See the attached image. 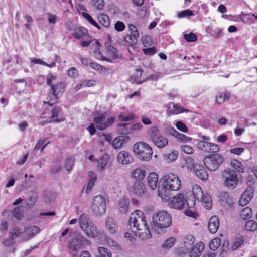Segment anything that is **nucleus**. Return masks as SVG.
<instances>
[{
	"label": "nucleus",
	"instance_id": "27",
	"mask_svg": "<svg viewBox=\"0 0 257 257\" xmlns=\"http://www.w3.org/2000/svg\"><path fill=\"white\" fill-rule=\"evenodd\" d=\"M38 192L34 190L29 193V198L26 201V206L28 208L32 207L36 202L38 198Z\"/></svg>",
	"mask_w": 257,
	"mask_h": 257
},
{
	"label": "nucleus",
	"instance_id": "62",
	"mask_svg": "<svg viewBox=\"0 0 257 257\" xmlns=\"http://www.w3.org/2000/svg\"><path fill=\"white\" fill-rule=\"evenodd\" d=\"M47 16L49 23L55 24L57 19V16L51 13H48Z\"/></svg>",
	"mask_w": 257,
	"mask_h": 257
},
{
	"label": "nucleus",
	"instance_id": "50",
	"mask_svg": "<svg viewBox=\"0 0 257 257\" xmlns=\"http://www.w3.org/2000/svg\"><path fill=\"white\" fill-rule=\"evenodd\" d=\"M176 137L178 138V140L179 141L183 142H186L192 140L191 138L188 137L184 134L180 133L179 132L177 134Z\"/></svg>",
	"mask_w": 257,
	"mask_h": 257
},
{
	"label": "nucleus",
	"instance_id": "25",
	"mask_svg": "<svg viewBox=\"0 0 257 257\" xmlns=\"http://www.w3.org/2000/svg\"><path fill=\"white\" fill-rule=\"evenodd\" d=\"M158 182V175L154 172L151 173L147 177V183L149 187L152 190L156 188Z\"/></svg>",
	"mask_w": 257,
	"mask_h": 257
},
{
	"label": "nucleus",
	"instance_id": "39",
	"mask_svg": "<svg viewBox=\"0 0 257 257\" xmlns=\"http://www.w3.org/2000/svg\"><path fill=\"white\" fill-rule=\"evenodd\" d=\"M245 228L248 231H254L257 229V223L254 220H249L246 222Z\"/></svg>",
	"mask_w": 257,
	"mask_h": 257
},
{
	"label": "nucleus",
	"instance_id": "40",
	"mask_svg": "<svg viewBox=\"0 0 257 257\" xmlns=\"http://www.w3.org/2000/svg\"><path fill=\"white\" fill-rule=\"evenodd\" d=\"M40 231V228L37 226H30L26 228V232L33 237Z\"/></svg>",
	"mask_w": 257,
	"mask_h": 257
},
{
	"label": "nucleus",
	"instance_id": "54",
	"mask_svg": "<svg viewBox=\"0 0 257 257\" xmlns=\"http://www.w3.org/2000/svg\"><path fill=\"white\" fill-rule=\"evenodd\" d=\"M115 29L118 32L122 31L125 28L124 24L121 21H117L114 25Z\"/></svg>",
	"mask_w": 257,
	"mask_h": 257
},
{
	"label": "nucleus",
	"instance_id": "42",
	"mask_svg": "<svg viewBox=\"0 0 257 257\" xmlns=\"http://www.w3.org/2000/svg\"><path fill=\"white\" fill-rule=\"evenodd\" d=\"M221 240L219 238H215L213 239L209 243V248L212 250H216L220 245Z\"/></svg>",
	"mask_w": 257,
	"mask_h": 257
},
{
	"label": "nucleus",
	"instance_id": "48",
	"mask_svg": "<svg viewBox=\"0 0 257 257\" xmlns=\"http://www.w3.org/2000/svg\"><path fill=\"white\" fill-rule=\"evenodd\" d=\"M13 215L18 219L20 220L22 216L21 207L19 206L16 207L12 211Z\"/></svg>",
	"mask_w": 257,
	"mask_h": 257
},
{
	"label": "nucleus",
	"instance_id": "33",
	"mask_svg": "<svg viewBox=\"0 0 257 257\" xmlns=\"http://www.w3.org/2000/svg\"><path fill=\"white\" fill-rule=\"evenodd\" d=\"M105 46L107 51L113 58H116L118 57V52L117 50L112 46H111L109 43L105 42Z\"/></svg>",
	"mask_w": 257,
	"mask_h": 257
},
{
	"label": "nucleus",
	"instance_id": "2",
	"mask_svg": "<svg viewBox=\"0 0 257 257\" xmlns=\"http://www.w3.org/2000/svg\"><path fill=\"white\" fill-rule=\"evenodd\" d=\"M161 186L158 188V195L164 201L170 200V191H177L181 186L178 176L173 173H167L161 178Z\"/></svg>",
	"mask_w": 257,
	"mask_h": 257
},
{
	"label": "nucleus",
	"instance_id": "56",
	"mask_svg": "<svg viewBox=\"0 0 257 257\" xmlns=\"http://www.w3.org/2000/svg\"><path fill=\"white\" fill-rule=\"evenodd\" d=\"M96 84V82L94 80H85L82 82V85L83 87L94 86Z\"/></svg>",
	"mask_w": 257,
	"mask_h": 257
},
{
	"label": "nucleus",
	"instance_id": "23",
	"mask_svg": "<svg viewBox=\"0 0 257 257\" xmlns=\"http://www.w3.org/2000/svg\"><path fill=\"white\" fill-rule=\"evenodd\" d=\"M129 207V201L125 198H122L118 202L117 208L121 214H125L128 212Z\"/></svg>",
	"mask_w": 257,
	"mask_h": 257
},
{
	"label": "nucleus",
	"instance_id": "24",
	"mask_svg": "<svg viewBox=\"0 0 257 257\" xmlns=\"http://www.w3.org/2000/svg\"><path fill=\"white\" fill-rule=\"evenodd\" d=\"M61 110V108L60 107H55L51 111L52 115L49 118V122H59L60 121H63L65 120L64 117H60V118L58 117V116L60 113Z\"/></svg>",
	"mask_w": 257,
	"mask_h": 257
},
{
	"label": "nucleus",
	"instance_id": "15",
	"mask_svg": "<svg viewBox=\"0 0 257 257\" xmlns=\"http://www.w3.org/2000/svg\"><path fill=\"white\" fill-rule=\"evenodd\" d=\"M195 241V237L190 234L187 235L183 239V242L180 249L183 254L188 253L192 247L194 245Z\"/></svg>",
	"mask_w": 257,
	"mask_h": 257
},
{
	"label": "nucleus",
	"instance_id": "19",
	"mask_svg": "<svg viewBox=\"0 0 257 257\" xmlns=\"http://www.w3.org/2000/svg\"><path fill=\"white\" fill-rule=\"evenodd\" d=\"M220 225L219 218L217 216L211 217L208 224V228L211 233L214 234L217 232Z\"/></svg>",
	"mask_w": 257,
	"mask_h": 257
},
{
	"label": "nucleus",
	"instance_id": "52",
	"mask_svg": "<svg viewBox=\"0 0 257 257\" xmlns=\"http://www.w3.org/2000/svg\"><path fill=\"white\" fill-rule=\"evenodd\" d=\"M96 180V177L95 176L91 177L89 180L86 192L88 193L91 191L92 187L93 186L95 181Z\"/></svg>",
	"mask_w": 257,
	"mask_h": 257
},
{
	"label": "nucleus",
	"instance_id": "1",
	"mask_svg": "<svg viewBox=\"0 0 257 257\" xmlns=\"http://www.w3.org/2000/svg\"><path fill=\"white\" fill-rule=\"evenodd\" d=\"M128 227L136 235L142 239L151 237L144 214L140 210H136L131 214Z\"/></svg>",
	"mask_w": 257,
	"mask_h": 257
},
{
	"label": "nucleus",
	"instance_id": "21",
	"mask_svg": "<svg viewBox=\"0 0 257 257\" xmlns=\"http://www.w3.org/2000/svg\"><path fill=\"white\" fill-rule=\"evenodd\" d=\"M146 175V172L145 169L142 168H137L131 173L132 178L135 179L136 181L143 180Z\"/></svg>",
	"mask_w": 257,
	"mask_h": 257
},
{
	"label": "nucleus",
	"instance_id": "32",
	"mask_svg": "<svg viewBox=\"0 0 257 257\" xmlns=\"http://www.w3.org/2000/svg\"><path fill=\"white\" fill-rule=\"evenodd\" d=\"M98 20L100 23L104 27L108 28L110 26V22L109 18L105 14H101L98 17Z\"/></svg>",
	"mask_w": 257,
	"mask_h": 257
},
{
	"label": "nucleus",
	"instance_id": "4",
	"mask_svg": "<svg viewBox=\"0 0 257 257\" xmlns=\"http://www.w3.org/2000/svg\"><path fill=\"white\" fill-rule=\"evenodd\" d=\"M171 224V215L166 211H159L153 215L151 227L158 234L165 233L166 229L170 227Z\"/></svg>",
	"mask_w": 257,
	"mask_h": 257
},
{
	"label": "nucleus",
	"instance_id": "63",
	"mask_svg": "<svg viewBox=\"0 0 257 257\" xmlns=\"http://www.w3.org/2000/svg\"><path fill=\"white\" fill-rule=\"evenodd\" d=\"M143 51L145 55H152L156 53V49L154 47L145 48L143 49Z\"/></svg>",
	"mask_w": 257,
	"mask_h": 257
},
{
	"label": "nucleus",
	"instance_id": "11",
	"mask_svg": "<svg viewBox=\"0 0 257 257\" xmlns=\"http://www.w3.org/2000/svg\"><path fill=\"white\" fill-rule=\"evenodd\" d=\"M50 87L51 89L48 94L49 101L47 103L49 105L52 106L64 92L65 86L63 83L59 82Z\"/></svg>",
	"mask_w": 257,
	"mask_h": 257
},
{
	"label": "nucleus",
	"instance_id": "43",
	"mask_svg": "<svg viewBox=\"0 0 257 257\" xmlns=\"http://www.w3.org/2000/svg\"><path fill=\"white\" fill-rule=\"evenodd\" d=\"M176 239L174 237H170L168 238L162 245L163 248L169 249L172 247L175 243Z\"/></svg>",
	"mask_w": 257,
	"mask_h": 257
},
{
	"label": "nucleus",
	"instance_id": "45",
	"mask_svg": "<svg viewBox=\"0 0 257 257\" xmlns=\"http://www.w3.org/2000/svg\"><path fill=\"white\" fill-rule=\"evenodd\" d=\"M31 62L33 63L34 64H39L45 65V66H46L50 68L54 67H55V66H56L55 62H52L51 64H48L40 59H36V58L32 59L31 60Z\"/></svg>",
	"mask_w": 257,
	"mask_h": 257
},
{
	"label": "nucleus",
	"instance_id": "12",
	"mask_svg": "<svg viewBox=\"0 0 257 257\" xmlns=\"http://www.w3.org/2000/svg\"><path fill=\"white\" fill-rule=\"evenodd\" d=\"M114 121L115 118L113 117H110L106 120L105 114L103 113L93 118V122L96 127L100 130H104L109 126L112 125Z\"/></svg>",
	"mask_w": 257,
	"mask_h": 257
},
{
	"label": "nucleus",
	"instance_id": "36",
	"mask_svg": "<svg viewBox=\"0 0 257 257\" xmlns=\"http://www.w3.org/2000/svg\"><path fill=\"white\" fill-rule=\"evenodd\" d=\"M97 251L99 255L96 257H111V252L108 249L103 247H98Z\"/></svg>",
	"mask_w": 257,
	"mask_h": 257
},
{
	"label": "nucleus",
	"instance_id": "16",
	"mask_svg": "<svg viewBox=\"0 0 257 257\" xmlns=\"http://www.w3.org/2000/svg\"><path fill=\"white\" fill-rule=\"evenodd\" d=\"M254 192V188L250 185L248 186L244 193L241 196L239 200V205L243 206L251 200Z\"/></svg>",
	"mask_w": 257,
	"mask_h": 257
},
{
	"label": "nucleus",
	"instance_id": "10",
	"mask_svg": "<svg viewBox=\"0 0 257 257\" xmlns=\"http://www.w3.org/2000/svg\"><path fill=\"white\" fill-rule=\"evenodd\" d=\"M224 180L223 184L228 188H235L238 183L237 174L236 171L231 169L225 170L222 173Z\"/></svg>",
	"mask_w": 257,
	"mask_h": 257
},
{
	"label": "nucleus",
	"instance_id": "8",
	"mask_svg": "<svg viewBox=\"0 0 257 257\" xmlns=\"http://www.w3.org/2000/svg\"><path fill=\"white\" fill-rule=\"evenodd\" d=\"M91 209L96 216L104 214L106 209L105 198L102 195L95 196L91 203Z\"/></svg>",
	"mask_w": 257,
	"mask_h": 257
},
{
	"label": "nucleus",
	"instance_id": "5",
	"mask_svg": "<svg viewBox=\"0 0 257 257\" xmlns=\"http://www.w3.org/2000/svg\"><path fill=\"white\" fill-rule=\"evenodd\" d=\"M79 225L81 230L87 236L92 238L98 236L99 230L88 214L83 213L80 215L79 218Z\"/></svg>",
	"mask_w": 257,
	"mask_h": 257
},
{
	"label": "nucleus",
	"instance_id": "6",
	"mask_svg": "<svg viewBox=\"0 0 257 257\" xmlns=\"http://www.w3.org/2000/svg\"><path fill=\"white\" fill-rule=\"evenodd\" d=\"M69 236L71 239L68 242V247L70 253L77 252L82 248L85 239L80 233L76 231H71Z\"/></svg>",
	"mask_w": 257,
	"mask_h": 257
},
{
	"label": "nucleus",
	"instance_id": "64",
	"mask_svg": "<svg viewBox=\"0 0 257 257\" xmlns=\"http://www.w3.org/2000/svg\"><path fill=\"white\" fill-rule=\"evenodd\" d=\"M94 5L98 10H102L104 7L103 0H93Z\"/></svg>",
	"mask_w": 257,
	"mask_h": 257
},
{
	"label": "nucleus",
	"instance_id": "46",
	"mask_svg": "<svg viewBox=\"0 0 257 257\" xmlns=\"http://www.w3.org/2000/svg\"><path fill=\"white\" fill-rule=\"evenodd\" d=\"M184 38L187 42H195L197 40V36L193 33H190L189 34H185L183 35Z\"/></svg>",
	"mask_w": 257,
	"mask_h": 257
},
{
	"label": "nucleus",
	"instance_id": "37",
	"mask_svg": "<svg viewBox=\"0 0 257 257\" xmlns=\"http://www.w3.org/2000/svg\"><path fill=\"white\" fill-rule=\"evenodd\" d=\"M136 71L138 72H140L139 75L135 76V75H132L130 77V81L132 83H137V84H141L143 81H141L140 80V78L141 77L142 73L143 72V70L141 68H137L136 69Z\"/></svg>",
	"mask_w": 257,
	"mask_h": 257
},
{
	"label": "nucleus",
	"instance_id": "34",
	"mask_svg": "<svg viewBox=\"0 0 257 257\" xmlns=\"http://www.w3.org/2000/svg\"><path fill=\"white\" fill-rule=\"evenodd\" d=\"M220 200L222 203L230 205L232 204V200L229 196L228 193L224 192L221 194Z\"/></svg>",
	"mask_w": 257,
	"mask_h": 257
},
{
	"label": "nucleus",
	"instance_id": "47",
	"mask_svg": "<svg viewBox=\"0 0 257 257\" xmlns=\"http://www.w3.org/2000/svg\"><path fill=\"white\" fill-rule=\"evenodd\" d=\"M20 230L18 227H14L12 229V232L10 233V239L12 240L16 239L20 236Z\"/></svg>",
	"mask_w": 257,
	"mask_h": 257
},
{
	"label": "nucleus",
	"instance_id": "3",
	"mask_svg": "<svg viewBox=\"0 0 257 257\" xmlns=\"http://www.w3.org/2000/svg\"><path fill=\"white\" fill-rule=\"evenodd\" d=\"M196 199L202 202L206 209H210L211 207V196L208 193L204 194L202 188L198 185L193 186L192 192L185 198V203L188 208H192L196 204Z\"/></svg>",
	"mask_w": 257,
	"mask_h": 257
},
{
	"label": "nucleus",
	"instance_id": "29",
	"mask_svg": "<svg viewBox=\"0 0 257 257\" xmlns=\"http://www.w3.org/2000/svg\"><path fill=\"white\" fill-rule=\"evenodd\" d=\"M128 139V136H119L115 138L112 141V146L115 149H118L121 147L124 141Z\"/></svg>",
	"mask_w": 257,
	"mask_h": 257
},
{
	"label": "nucleus",
	"instance_id": "49",
	"mask_svg": "<svg viewBox=\"0 0 257 257\" xmlns=\"http://www.w3.org/2000/svg\"><path fill=\"white\" fill-rule=\"evenodd\" d=\"M74 159L72 158H68L66 160L65 167L68 171H70L73 166Z\"/></svg>",
	"mask_w": 257,
	"mask_h": 257
},
{
	"label": "nucleus",
	"instance_id": "7",
	"mask_svg": "<svg viewBox=\"0 0 257 257\" xmlns=\"http://www.w3.org/2000/svg\"><path fill=\"white\" fill-rule=\"evenodd\" d=\"M133 151L138 158L142 161H149L152 158L153 151L152 148L146 143L138 142L134 145Z\"/></svg>",
	"mask_w": 257,
	"mask_h": 257
},
{
	"label": "nucleus",
	"instance_id": "59",
	"mask_svg": "<svg viewBox=\"0 0 257 257\" xmlns=\"http://www.w3.org/2000/svg\"><path fill=\"white\" fill-rule=\"evenodd\" d=\"M209 145L210 146L209 153H216L219 151L220 147L219 145L211 143H210Z\"/></svg>",
	"mask_w": 257,
	"mask_h": 257
},
{
	"label": "nucleus",
	"instance_id": "17",
	"mask_svg": "<svg viewBox=\"0 0 257 257\" xmlns=\"http://www.w3.org/2000/svg\"><path fill=\"white\" fill-rule=\"evenodd\" d=\"M131 191L138 196H142L146 193V186L141 182L136 181L130 188Z\"/></svg>",
	"mask_w": 257,
	"mask_h": 257
},
{
	"label": "nucleus",
	"instance_id": "35",
	"mask_svg": "<svg viewBox=\"0 0 257 257\" xmlns=\"http://www.w3.org/2000/svg\"><path fill=\"white\" fill-rule=\"evenodd\" d=\"M230 97V94L227 92L223 93H220L219 95L217 96L216 98V102L217 103L221 104L224 103L225 101H227Z\"/></svg>",
	"mask_w": 257,
	"mask_h": 257
},
{
	"label": "nucleus",
	"instance_id": "30",
	"mask_svg": "<svg viewBox=\"0 0 257 257\" xmlns=\"http://www.w3.org/2000/svg\"><path fill=\"white\" fill-rule=\"evenodd\" d=\"M148 134L152 141L160 135L158 127L156 126H151L148 131Z\"/></svg>",
	"mask_w": 257,
	"mask_h": 257
},
{
	"label": "nucleus",
	"instance_id": "13",
	"mask_svg": "<svg viewBox=\"0 0 257 257\" xmlns=\"http://www.w3.org/2000/svg\"><path fill=\"white\" fill-rule=\"evenodd\" d=\"M193 160L191 158H188L186 160V162L190 163L192 165V167L190 168V170L193 169L195 172L196 176L200 179L202 180H207L208 175L206 170L202 166L193 164Z\"/></svg>",
	"mask_w": 257,
	"mask_h": 257
},
{
	"label": "nucleus",
	"instance_id": "41",
	"mask_svg": "<svg viewBox=\"0 0 257 257\" xmlns=\"http://www.w3.org/2000/svg\"><path fill=\"white\" fill-rule=\"evenodd\" d=\"M120 128L117 132L120 134H127L130 132L131 127L126 123H119L118 124Z\"/></svg>",
	"mask_w": 257,
	"mask_h": 257
},
{
	"label": "nucleus",
	"instance_id": "44",
	"mask_svg": "<svg viewBox=\"0 0 257 257\" xmlns=\"http://www.w3.org/2000/svg\"><path fill=\"white\" fill-rule=\"evenodd\" d=\"M209 144V142H206L205 141H200L198 143L197 146L199 149L202 151L209 153V151H210Z\"/></svg>",
	"mask_w": 257,
	"mask_h": 257
},
{
	"label": "nucleus",
	"instance_id": "18",
	"mask_svg": "<svg viewBox=\"0 0 257 257\" xmlns=\"http://www.w3.org/2000/svg\"><path fill=\"white\" fill-rule=\"evenodd\" d=\"M105 224V227L110 234H114L117 231V225L116 221L113 217H107Z\"/></svg>",
	"mask_w": 257,
	"mask_h": 257
},
{
	"label": "nucleus",
	"instance_id": "38",
	"mask_svg": "<svg viewBox=\"0 0 257 257\" xmlns=\"http://www.w3.org/2000/svg\"><path fill=\"white\" fill-rule=\"evenodd\" d=\"M231 165L238 172H244V166L242 165L241 163L238 160L236 159L232 160L231 162Z\"/></svg>",
	"mask_w": 257,
	"mask_h": 257
},
{
	"label": "nucleus",
	"instance_id": "14",
	"mask_svg": "<svg viewBox=\"0 0 257 257\" xmlns=\"http://www.w3.org/2000/svg\"><path fill=\"white\" fill-rule=\"evenodd\" d=\"M170 208L174 209H182L185 205V197L182 194L174 196L168 203Z\"/></svg>",
	"mask_w": 257,
	"mask_h": 257
},
{
	"label": "nucleus",
	"instance_id": "58",
	"mask_svg": "<svg viewBox=\"0 0 257 257\" xmlns=\"http://www.w3.org/2000/svg\"><path fill=\"white\" fill-rule=\"evenodd\" d=\"M68 74L71 77L76 78L78 75V70L75 67H71L68 69Z\"/></svg>",
	"mask_w": 257,
	"mask_h": 257
},
{
	"label": "nucleus",
	"instance_id": "51",
	"mask_svg": "<svg viewBox=\"0 0 257 257\" xmlns=\"http://www.w3.org/2000/svg\"><path fill=\"white\" fill-rule=\"evenodd\" d=\"M244 242V240L243 238L239 237L236 238L235 241L232 245V248L233 250H236L238 248L239 246H240L241 244H242Z\"/></svg>",
	"mask_w": 257,
	"mask_h": 257
},
{
	"label": "nucleus",
	"instance_id": "60",
	"mask_svg": "<svg viewBox=\"0 0 257 257\" xmlns=\"http://www.w3.org/2000/svg\"><path fill=\"white\" fill-rule=\"evenodd\" d=\"M119 120L121 121H128L134 118V115L130 114L129 116H124L123 114H120L118 117Z\"/></svg>",
	"mask_w": 257,
	"mask_h": 257
},
{
	"label": "nucleus",
	"instance_id": "28",
	"mask_svg": "<svg viewBox=\"0 0 257 257\" xmlns=\"http://www.w3.org/2000/svg\"><path fill=\"white\" fill-rule=\"evenodd\" d=\"M152 142L158 148H163L168 143V139L161 135Z\"/></svg>",
	"mask_w": 257,
	"mask_h": 257
},
{
	"label": "nucleus",
	"instance_id": "53",
	"mask_svg": "<svg viewBox=\"0 0 257 257\" xmlns=\"http://www.w3.org/2000/svg\"><path fill=\"white\" fill-rule=\"evenodd\" d=\"M193 15V12L191 10L189 9L185 10L179 12L178 14V17L179 18H183L186 16H190Z\"/></svg>",
	"mask_w": 257,
	"mask_h": 257
},
{
	"label": "nucleus",
	"instance_id": "22",
	"mask_svg": "<svg viewBox=\"0 0 257 257\" xmlns=\"http://www.w3.org/2000/svg\"><path fill=\"white\" fill-rule=\"evenodd\" d=\"M204 250V244L202 242L198 243L193 245L190 249V257H198L201 255V252Z\"/></svg>",
	"mask_w": 257,
	"mask_h": 257
},
{
	"label": "nucleus",
	"instance_id": "57",
	"mask_svg": "<svg viewBox=\"0 0 257 257\" xmlns=\"http://www.w3.org/2000/svg\"><path fill=\"white\" fill-rule=\"evenodd\" d=\"M176 126L178 130L182 132H187L188 131L186 125L181 121H178L176 124Z\"/></svg>",
	"mask_w": 257,
	"mask_h": 257
},
{
	"label": "nucleus",
	"instance_id": "31",
	"mask_svg": "<svg viewBox=\"0 0 257 257\" xmlns=\"http://www.w3.org/2000/svg\"><path fill=\"white\" fill-rule=\"evenodd\" d=\"M252 212L251 208L249 207H245L243 209L240 214L241 218L244 220H247L251 217Z\"/></svg>",
	"mask_w": 257,
	"mask_h": 257
},
{
	"label": "nucleus",
	"instance_id": "9",
	"mask_svg": "<svg viewBox=\"0 0 257 257\" xmlns=\"http://www.w3.org/2000/svg\"><path fill=\"white\" fill-rule=\"evenodd\" d=\"M204 164L210 171L217 170L224 161V157L219 154H213L204 158Z\"/></svg>",
	"mask_w": 257,
	"mask_h": 257
},
{
	"label": "nucleus",
	"instance_id": "26",
	"mask_svg": "<svg viewBox=\"0 0 257 257\" xmlns=\"http://www.w3.org/2000/svg\"><path fill=\"white\" fill-rule=\"evenodd\" d=\"M73 35L75 38L79 39H84L89 37L87 30L82 27H76Z\"/></svg>",
	"mask_w": 257,
	"mask_h": 257
},
{
	"label": "nucleus",
	"instance_id": "55",
	"mask_svg": "<svg viewBox=\"0 0 257 257\" xmlns=\"http://www.w3.org/2000/svg\"><path fill=\"white\" fill-rule=\"evenodd\" d=\"M180 148L181 151L186 154H192L194 152L193 148L190 146L182 145Z\"/></svg>",
	"mask_w": 257,
	"mask_h": 257
},
{
	"label": "nucleus",
	"instance_id": "61",
	"mask_svg": "<svg viewBox=\"0 0 257 257\" xmlns=\"http://www.w3.org/2000/svg\"><path fill=\"white\" fill-rule=\"evenodd\" d=\"M95 54L98 59H100L102 61H107L110 62V60L102 55L101 52L99 48H96L94 51Z\"/></svg>",
	"mask_w": 257,
	"mask_h": 257
},
{
	"label": "nucleus",
	"instance_id": "20",
	"mask_svg": "<svg viewBox=\"0 0 257 257\" xmlns=\"http://www.w3.org/2000/svg\"><path fill=\"white\" fill-rule=\"evenodd\" d=\"M117 160L120 163L128 164L133 161V158L128 152L123 151L118 154Z\"/></svg>",
	"mask_w": 257,
	"mask_h": 257
}]
</instances>
